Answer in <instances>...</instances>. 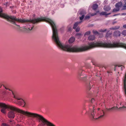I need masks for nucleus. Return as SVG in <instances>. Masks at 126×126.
Wrapping results in <instances>:
<instances>
[{
  "instance_id": "1",
  "label": "nucleus",
  "mask_w": 126,
  "mask_h": 126,
  "mask_svg": "<svg viewBox=\"0 0 126 126\" xmlns=\"http://www.w3.org/2000/svg\"><path fill=\"white\" fill-rule=\"evenodd\" d=\"M43 21L47 22L50 25L52 30V38L58 47L62 50L72 52H78L87 50L96 47L108 48L121 47V43H114L112 44L110 43H103L101 41L96 43H89L88 46L81 47H79L77 46H72L71 44L70 43H72L74 41L75 38L74 37H71L69 40V44H63L60 40L57 27L54 22L51 19L43 17L34 18L29 20L22 19V23H27V28H25V27H23L24 29V31L26 33L29 32L30 31L33 29L34 24Z\"/></svg>"
},
{
  "instance_id": "2",
  "label": "nucleus",
  "mask_w": 126,
  "mask_h": 126,
  "mask_svg": "<svg viewBox=\"0 0 126 126\" xmlns=\"http://www.w3.org/2000/svg\"><path fill=\"white\" fill-rule=\"evenodd\" d=\"M0 107L1 108V112L4 113H6V109L10 110L8 114V117L9 118H13L15 117V112H18L30 118L32 120L35 118H36L39 120V122L41 121L44 126L46 125L47 126H55L42 116L38 114L21 110L14 106L9 105H6L3 103H0Z\"/></svg>"
},
{
  "instance_id": "3",
  "label": "nucleus",
  "mask_w": 126,
  "mask_h": 126,
  "mask_svg": "<svg viewBox=\"0 0 126 126\" xmlns=\"http://www.w3.org/2000/svg\"><path fill=\"white\" fill-rule=\"evenodd\" d=\"M93 110L90 109L89 111L87 112L90 118L92 120L94 121L98 119L102 118L103 117L104 115V112L102 110L101 111L100 113H98V115L99 116V117L98 118H94V110H95V109H94V106L93 107Z\"/></svg>"
},
{
  "instance_id": "4",
  "label": "nucleus",
  "mask_w": 126,
  "mask_h": 126,
  "mask_svg": "<svg viewBox=\"0 0 126 126\" xmlns=\"http://www.w3.org/2000/svg\"><path fill=\"white\" fill-rule=\"evenodd\" d=\"M14 97L15 99H17L18 100L17 102L19 103V105H21L24 104V105L23 106V107L25 105V102L23 100H20L21 99L17 97H16L15 96H14Z\"/></svg>"
},
{
  "instance_id": "5",
  "label": "nucleus",
  "mask_w": 126,
  "mask_h": 126,
  "mask_svg": "<svg viewBox=\"0 0 126 126\" xmlns=\"http://www.w3.org/2000/svg\"><path fill=\"white\" fill-rule=\"evenodd\" d=\"M86 13V12L84 10H82L80 11L79 14L80 15H82L81 16L79 17L80 19V20H81L83 19L84 16V15Z\"/></svg>"
},
{
  "instance_id": "6",
  "label": "nucleus",
  "mask_w": 126,
  "mask_h": 126,
  "mask_svg": "<svg viewBox=\"0 0 126 126\" xmlns=\"http://www.w3.org/2000/svg\"><path fill=\"white\" fill-rule=\"evenodd\" d=\"M121 32H120L118 31H115L113 33V36L115 37L120 36L121 34Z\"/></svg>"
},
{
  "instance_id": "7",
  "label": "nucleus",
  "mask_w": 126,
  "mask_h": 126,
  "mask_svg": "<svg viewBox=\"0 0 126 126\" xmlns=\"http://www.w3.org/2000/svg\"><path fill=\"white\" fill-rule=\"evenodd\" d=\"M95 39V37L94 35H90L88 37V39L89 40L92 41L94 40Z\"/></svg>"
},
{
  "instance_id": "8",
  "label": "nucleus",
  "mask_w": 126,
  "mask_h": 126,
  "mask_svg": "<svg viewBox=\"0 0 126 126\" xmlns=\"http://www.w3.org/2000/svg\"><path fill=\"white\" fill-rule=\"evenodd\" d=\"M122 3L121 2H119L116 3L115 4V7L116 8H119L121 7L122 5Z\"/></svg>"
},
{
  "instance_id": "9",
  "label": "nucleus",
  "mask_w": 126,
  "mask_h": 126,
  "mask_svg": "<svg viewBox=\"0 0 126 126\" xmlns=\"http://www.w3.org/2000/svg\"><path fill=\"white\" fill-rule=\"evenodd\" d=\"M82 21H80L79 22H77L75 23L74 25V26L73 27V28L74 29H76L77 26H78V24H79Z\"/></svg>"
},
{
  "instance_id": "10",
  "label": "nucleus",
  "mask_w": 126,
  "mask_h": 126,
  "mask_svg": "<svg viewBox=\"0 0 126 126\" xmlns=\"http://www.w3.org/2000/svg\"><path fill=\"white\" fill-rule=\"evenodd\" d=\"M120 28V26H115L111 27L110 28V29L111 30H116Z\"/></svg>"
},
{
  "instance_id": "11",
  "label": "nucleus",
  "mask_w": 126,
  "mask_h": 126,
  "mask_svg": "<svg viewBox=\"0 0 126 126\" xmlns=\"http://www.w3.org/2000/svg\"><path fill=\"white\" fill-rule=\"evenodd\" d=\"M104 10L106 11H109L110 9V8L109 6H105L104 8Z\"/></svg>"
},
{
  "instance_id": "12",
  "label": "nucleus",
  "mask_w": 126,
  "mask_h": 126,
  "mask_svg": "<svg viewBox=\"0 0 126 126\" xmlns=\"http://www.w3.org/2000/svg\"><path fill=\"white\" fill-rule=\"evenodd\" d=\"M98 7V5L96 4H94L93 6V9L95 10Z\"/></svg>"
},
{
  "instance_id": "13",
  "label": "nucleus",
  "mask_w": 126,
  "mask_h": 126,
  "mask_svg": "<svg viewBox=\"0 0 126 126\" xmlns=\"http://www.w3.org/2000/svg\"><path fill=\"white\" fill-rule=\"evenodd\" d=\"M76 35L78 39H80L81 36H82L81 33H77L76 34Z\"/></svg>"
},
{
  "instance_id": "14",
  "label": "nucleus",
  "mask_w": 126,
  "mask_h": 126,
  "mask_svg": "<svg viewBox=\"0 0 126 126\" xmlns=\"http://www.w3.org/2000/svg\"><path fill=\"white\" fill-rule=\"evenodd\" d=\"M120 9L119 8H114L113 10V12H116L119 10Z\"/></svg>"
},
{
  "instance_id": "15",
  "label": "nucleus",
  "mask_w": 126,
  "mask_h": 126,
  "mask_svg": "<svg viewBox=\"0 0 126 126\" xmlns=\"http://www.w3.org/2000/svg\"><path fill=\"white\" fill-rule=\"evenodd\" d=\"M111 33L110 32H108L106 34V36L107 37H108L110 36Z\"/></svg>"
},
{
  "instance_id": "16",
  "label": "nucleus",
  "mask_w": 126,
  "mask_h": 126,
  "mask_svg": "<svg viewBox=\"0 0 126 126\" xmlns=\"http://www.w3.org/2000/svg\"><path fill=\"white\" fill-rule=\"evenodd\" d=\"M82 72L81 70H80L78 72V75L79 76H80L82 74Z\"/></svg>"
},
{
  "instance_id": "17",
  "label": "nucleus",
  "mask_w": 126,
  "mask_h": 126,
  "mask_svg": "<svg viewBox=\"0 0 126 126\" xmlns=\"http://www.w3.org/2000/svg\"><path fill=\"white\" fill-rule=\"evenodd\" d=\"M100 15H106V13L105 12H103L101 13L100 14Z\"/></svg>"
},
{
  "instance_id": "18",
  "label": "nucleus",
  "mask_w": 126,
  "mask_h": 126,
  "mask_svg": "<svg viewBox=\"0 0 126 126\" xmlns=\"http://www.w3.org/2000/svg\"><path fill=\"white\" fill-rule=\"evenodd\" d=\"M90 33L91 32L90 31H88L85 33L84 34V36H85L86 35H89L90 34Z\"/></svg>"
},
{
  "instance_id": "19",
  "label": "nucleus",
  "mask_w": 126,
  "mask_h": 126,
  "mask_svg": "<svg viewBox=\"0 0 126 126\" xmlns=\"http://www.w3.org/2000/svg\"><path fill=\"white\" fill-rule=\"evenodd\" d=\"M118 109V108L117 107H112L110 108L109 109H108L107 110H113L114 109Z\"/></svg>"
},
{
  "instance_id": "20",
  "label": "nucleus",
  "mask_w": 126,
  "mask_h": 126,
  "mask_svg": "<svg viewBox=\"0 0 126 126\" xmlns=\"http://www.w3.org/2000/svg\"><path fill=\"white\" fill-rule=\"evenodd\" d=\"M122 34L124 35H126V30H124L122 32Z\"/></svg>"
},
{
  "instance_id": "21",
  "label": "nucleus",
  "mask_w": 126,
  "mask_h": 126,
  "mask_svg": "<svg viewBox=\"0 0 126 126\" xmlns=\"http://www.w3.org/2000/svg\"><path fill=\"white\" fill-rule=\"evenodd\" d=\"M86 77H84L83 78H80V80H83L84 81L86 80Z\"/></svg>"
},
{
  "instance_id": "22",
  "label": "nucleus",
  "mask_w": 126,
  "mask_h": 126,
  "mask_svg": "<svg viewBox=\"0 0 126 126\" xmlns=\"http://www.w3.org/2000/svg\"><path fill=\"white\" fill-rule=\"evenodd\" d=\"M93 33L95 34H99L98 32L97 31L93 30Z\"/></svg>"
},
{
  "instance_id": "23",
  "label": "nucleus",
  "mask_w": 126,
  "mask_h": 126,
  "mask_svg": "<svg viewBox=\"0 0 126 126\" xmlns=\"http://www.w3.org/2000/svg\"><path fill=\"white\" fill-rule=\"evenodd\" d=\"M126 9V2L124 4L123 6V8L122 9V10H125Z\"/></svg>"
},
{
  "instance_id": "24",
  "label": "nucleus",
  "mask_w": 126,
  "mask_h": 126,
  "mask_svg": "<svg viewBox=\"0 0 126 126\" xmlns=\"http://www.w3.org/2000/svg\"><path fill=\"white\" fill-rule=\"evenodd\" d=\"M1 126H9L6 123H3Z\"/></svg>"
},
{
  "instance_id": "25",
  "label": "nucleus",
  "mask_w": 126,
  "mask_h": 126,
  "mask_svg": "<svg viewBox=\"0 0 126 126\" xmlns=\"http://www.w3.org/2000/svg\"><path fill=\"white\" fill-rule=\"evenodd\" d=\"M80 30V28L79 27H77V29L76 30V32H79Z\"/></svg>"
},
{
  "instance_id": "26",
  "label": "nucleus",
  "mask_w": 126,
  "mask_h": 126,
  "mask_svg": "<svg viewBox=\"0 0 126 126\" xmlns=\"http://www.w3.org/2000/svg\"><path fill=\"white\" fill-rule=\"evenodd\" d=\"M126 107L123 106L122 107H120L119 108V109L121 110H122V109L124 108H126Z\"/></svg>"
},
{
  "instance_id": "27",
  "label": "nucleus",
  "mask_w": 126,
  "mask_h": 126,
  "mask_svg": "<svg viewBox=\"0 0 126 126\" xmlns=\"http://www.w3.org/2000/svg\"><path fill=\"white\" fill-rule=\"evenodd\" d=\"M118 66L119 67H121V70H122V69L123 68H124V66H123V65H121V66Z\"/></svg>"
},
{
  "instance_id": "28",
  "label": "nucleus",
  "mask_w": 126,
  "mask_h": 126,
  "mask_svg": "<svg viewBox=\"0 0 126 126\" xmlns=\"http://www.w3.org/2000/svg\"><path fill=\"white\" fill-rule=\"evenodd\" d=\"M90 18V16H86L85 17V19H89Z\"/></svg>"
},
{
  "instance_id": "29",
  "label": "nucleus",
  "mask_w": 126,
  "mask_h": 126,
  "mask_svg": "<svg viewBox=\"0 0 126 126\" xmlns=\"http://www.w3.org/2000/svg\"><path fill=\"white\" fill-rule=\"evenodd\" d=\"M9 3L8 2H7L6 3V4H4V5H5L6 6V7L9 6Z\"/></svg>"
},
{
  "instance_id": "30",
  "label": "nucleus",
  "mask_w": 126,
  "mask_h": 126,
  "mask_svg": "<svg viewBox=\"0 0 126 126\" xmlns=\"http://www.w3.org/2000/svg\"><path fill=\"white\" fill-rule=\"evenodd\" d=\"M98 12H99V11H98L96 13H95L92 14H91V15L92 16H94V15H96L97 14V13H98Z\"/></svg>"
},
{
  "instance_id": "31",
  "label": "nucleus",
  "mask_w": 126,
  "mask_h": 126,
  "mask_svg": "<svg viewBox=\"0 0 126 126\" xmlns=\"http://www.w3.org/2000/svg\"><path fill=\"white\" fill-rule=\"evenodd\" d=\"M94 98H93L91 100V103H93V102H94Z\"/></svg>"
},
{
  "instance_id": "32",
  "label": "nucleus",
  "mask_w": 126,
  "mask_h": 126,
  "mask_svg": "<svg viewBox=\"0 0 126 126\" xmlns=\"http://www.w3.org/2000/svg\"><path fill=\"white\" fill-rule=\"evenodd\" d=\"M3 87H5V88L7 90H9L11 91V90L10 89H9L8 88H7L6 87H5L4 85H3Z\"/></svg>"
},
{
  "instance_id": "33",
  "label": "nucleus",
  "mask_w": 126,
  "mask_h": 126,
  "mask_svg": "<svg viewBox=\"0 0 126 126\" xmlns=\"http://www.w3.org/2000/svg\"><path fill=\"white\" fill-rule=\"evenodd\" d=\"M123 27L125 29H126V24L124 25Z\"/></svg>"
},
{
  "instance_id": "34",
  "label": "nucleus",
  "mask_w": 126,
  "mask_h": 126,
  "mask_svg": "<svg viewBox=\"0 0 126 126\" xmlns=\"http://www.w3.org/2000/svg\"><path fill=\"white\" fill-rule=\"evenodd\" d=\"M107 0H105L104 2V3L105 4H107Z\"/></svg>"
},
{
  "instance_id": "35",
  "label": "nucleus",
  "mask_w": 126,
  "mask_h": 126,
  "mask_svg": "<svg viewBox=\"0 0 126 126\" xmlns=\"http://www.w3.org/2000/svg\"><path fill=\"white\" fill-rule=\"evenodd\" d=\"M106 30H106V29H105L104 30H103V32H105V31H106Z\"/></svg>"
},
{
  "instance_id": "36",
  "label": "nucleus",
  "mask_w": 126,
  "mask_h": 126,
  "mask_svg": "<svg viewBox=\"0 0 126 126\" xmlns=\"http://www.w3.org/2000/svg\"><path fill=\"white\" fill-rule=\"evenodd\" d=\"M122 15H126V13H123L122 14Z\"/></svg>"
},
{
  "instance_id": "37",
  "label": "nucleus",
  "mask_w": 126,
  "mask_h": 126,
  "mask_svg": "<svg viewBox=\"0 0 126 126\" xmlns=\"http://www.w3.org/2000/svg\"><path fill=\"white\" fill-rule=\"evenodd\" d=\"M100 31L101 32H103V29H101L100 30Z\"/></svg>"
},
{
  "instance_id": "38",
  "label": "nucleus",
  "mask_w": 126,
  "mask_h": 126,
  "mask_svg": "<svg viewBox=\"0 0 126 126\" xmlns=\"http://www.w3.org/2000/svg\"><path fill=\"white\" fill-rule=\"evenodd\" d=\"M110 14V13H108V14H106V16H107V15H109Z\"/></svg>"
},
{
  "instance_id": "39",
  "label": "nucleus",
  "mask_w": 126,
  "mask_h": 126,
  "mask_svg": "<svg viewBox=\"0 0 126 126\" xmlns=\"http://www.w3.org/2000/svg\"><path fill=\"white\" fill-rule=\"evenodd\" d=\"M116 23V22H113L112 23V24H114L115 23Z\"/></svg>"
},
{
  "instance_id": "40",
  "label": "nucleus",
  "mask_w": 126,
  "mask_h": 126,
  "mask_svg": "<svg viewBox=\"0 0 126 126\" xmlns=\"http://www.w3.org/2000/svg\"><path fill=\"white\" fill-rule=\"evenodd\" d=\"M22 126V125H19L18 124L17 126Z\"/></svg>"
},
{
  "instance_id": "41",
  "label": "nucleus",
  "mask_w": 126,
  "mask_h": 126,
  "mask_svg": "<svg viewBox=\"0 0 126 126\" xmlns=\"http://www.w3.org/2000/svg\"><path fill=\"white\" fill-rule=\"evenodd\" d=\"M115 66V69H114V71H115V70L116 69V66Z\"/></svg>"
},
{
  "instance_id": "42",
  "label": "nucleus",
  "mask_w": 126,
  "mask_h": 126,
  "mask_svg": "<svg viewBox=\"0 0 126 126\" xmlns=\"http://www.w3.org/2000/svg\"><path fill=\"white\" fill-rule=\"evenodd\" d=\"M13 6H11L10 7V8H13Z\"/></svg>"
},
{
  "instance_id": "43",
  "label": "nucleus",
  "mask_w": 126,
  "mask_h": 126,
  "mask_svg": "<svg viewBox=\"0 0 126 126\" xmlns=\"http://www.w3.org/2000/svg\"><path fill=\"white\" fill-rule=\"evenodd\" d=\"M91 82H90L89 83V85H90L91 84Z\"/></svg>"
},
{
  "instance_id": "44",
  "label": "nucleus",
  "mask_w": 126,
  "mask_h": 126,
  "mask_svg": "<svg viewBox=\"0 0 126 126\" xmlns=\"http://www.w3.org/2000/svg\"><path fill=\"white\" fill-rule=\"evenodd\" d=\"M10 123L11 122H12V120H10Z\"/></svg>"
},
{
  "instance_id": "45",
  "label": "nucleus",
  "mask_w": 126,
  "mask_h": 126,
  "mask_svg": "<svg viewBox=\"0 0 126 126\" xmlns=\"http://www.w3.org/2000/svg\"><path fill=\"white\" fill-rule=\"evenodd\" d=\"M107 72L108 73H110V72L109 71H107Z\"/></svg>"
},
{
  "instance_id": "46",
  "label": "nucleus",
  "mask_w": 126,
  "mask_h": 126,
  "mask_svg": "<svg viewBox=\"0 0 126 126\" xmlns=\"http://www.w3.org/2000/svg\"><path fill=\"white\" fill-rule=\"evenodd\" d=\"M98 110H99V108H98Z\"/></svg>"
},
{
  "instance_id": "47",
  "label": "nucleus",
  "mask_w": 126,
  "mask_h": 126,
  "mask_svg": "<svg viewBox=\"0 0 126 126\" xmlns=\"http://www.w3.org/2000/svg\"><path fill=\"white\" fill-rule=\"evenodd\" d=\"M116 15H114V16H116Z\"/></svg>"
},
{
  "instance_id": "48",
  "label": "nucleus",
  "mask_w": 126,
  "mask_h": 126,
  "mask_svg": "<svg viewBox=\"0 0 126 126\" xmlns=\"http://www.w3.org/2000/svg\"><path fill=\"white\" fill-rule=\"evenodd\" d=\"M12 93H13V94H13V92H12Z\"/></svg>"
},
{
  "instance_id": "49",
  "label": "nucleus",
  "mask_w": 126,
  "mask_h": 126,
  "mask_svg": "<svg viewBox=\"0 0 126 126\" xmlns=\"http://www.w3.org/2000/svg\"><path fill=\"white\" fill-rule=\"evenodd\" d=\"M1 87H0V88Z\"/></svg>"
}]
</instances>
